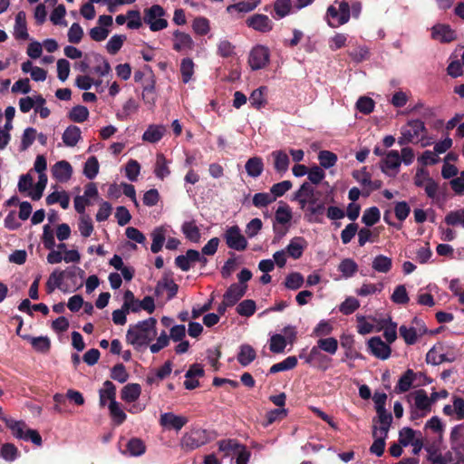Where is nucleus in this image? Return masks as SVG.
Listing matches in <instances>:
<instances>
[{
    "label": "nucleus",
    "mask_w": 464,
    "mask_h": 464,
    "mask_svg": "<svg viewBox=\"0 0 464 464\" xmlns=\"http://www.w3.org/2000/svg\"><path fill=\"white\" fill-rule=\"evenodd\" d=\"M337 188H331L324 183L318 189H314L311 183L304 182L300 188L293 194L292 201L298 203H336L339 199Z\"/></svg>",
    "instance_id": "nucleus-1"
},
{
    "label": "nucleus",
    "mask_w": 464,
    "mask_h": 464,
    "mask_svg": "<svg viewBox=\"0 0 464 464\" xmlns=\"http://www.w3.org/2000/svg\"><path fill=\"white\" fill-rule=\"evenodd\" d=\"M157 320L150 317L140 321L135 324H130L126 333L128 343L135 348L147 346L157 336Z\"/></svg>",
    "instance_id": "nucleus-2"
},
{
    "label": "nucleus",
    "mask_w": 464,
    "mask_h": 464,
    "mask_svg": "<svg viewBox=\"0 0 464 464\" xmlns=\"http://www.w3.org/2000/svg\"><path fill=\"white\" fill-rule=\"evenodd\" d=\"M0 420L5 421V425L11 430L13 435L25 441H32L34 444L40 446L42 444V438L35 430L27 428V425L23 420H15L12 418L7 417L3 413V410L0 407Z\"/></svg>",
    "instance_id": "nucleus-3"
},
{
    "label": "nucleus",
    "mask_w": 464,
    "mask_h": 464,
    "mask_svg": "<svg viewBox=\"0 0 464 464\" xmlns=\"http://www.w3.org/2000/svg\"><path fill=\"white\" fill-rule=\"evenodd\" d=\"M165 15L166 11L161 5H153L144 10L143 21L152 32H158L168 27L169 23L163 18Z\"/></svg>",
    "instance_id": "nucleus-4"
},
{
    "label": "nucleus",
    "mask_w": 464,
    "mask_h": 464,
    "mask_svg": "<svg viewBox=\"0 0 464 464\" xmlns=\"http://www.w3.org/2000/svg\"><path fill=\"white\" fill-rule=\"evenodd\" d=\"M209 441V436L206 430L193 429L186 432L180 440V447L187 450H194Z\"/></svg>",
    "instance_id": "nucleus-5"
},
{
    "label": "nucleus",
    "mask_w": 464,
    "mask_h": 464,
    "mask_svg": "<svg viewBox=\"0 0 464 464\" xmlns=\"http://www.w3.org/2000/svg\"><path fill=\"white\" fill-rule=\"evenodd\" d=\"M335 4L339 5V8L330 5L326 13L328 17L337 19L336 24L328 21V24L333 28L346 24L351 16V7L346 0H335Z\"/></svg>",
    "instance_id": "nucleus-6"
},
{
    "label": "nucleus",
    "mask_w": 464,
    "mask_h": 464,
    "mask_svg": "<svg viewBox=\"0 0 464 464\" xmlns=\"http://www.w3.org/2000/svg\"><path fill=\"white\" fill-rule=\"evenodd\" d=\"M292 211L288 206H280L276 211L274 219V231L278 237H283L288 231L291 224Z\"/></svg>",
    "instance_id": "nucleus-7"
},
{
    "label": "nucleus",
    "mask_w": 464,
    "mask_h": 464,
    "mask_svg": "<svg viewBox=\"0 0 464 464\" xmlns=\"http://www.w3.org/2000/svg\"><path fill=\"white\" fill-rule=\"evenodd\" d=\"M269 58L270 53L268 48L263 45H256L249 53L248 63L253 71H257L268 64Z\"/></svg>",
    "instance_id": "nucleus-8"
},
{
    "label": "nucleus",
    "mask_w": 464,
    "mask_h": 464,
    "mask_svg": "<svg viewBox=\"0 0 464 464\" xmlns=\"http://www.w3.org/2000/svg\"><path fill=\"white\" fill-rule=\"evenodd\" d=\"M224 238L227 246L237 251H243L247 246V241L237 226L230 227L225 232Z\"/></svg>",
    "instance_id": "nucleus-9"
},
{
    "label": "nucleus",
    "mask_w": 464,
    "mask_h": 464,
    "mask_svg": "<svg viewBox=\"0 0 464 464\" xmlns=\"http://www.w3.org/2000/svg\"><path fill=\"white\" fill-rule=\"evenodd\" d=\"M331 357L327 356L317 346L314 345L309 351L307 364L321 370L326 371L330 367Z\"/></svg>",
    "instance_id": "nucleus-10"
},
{
    "label": "nucleus",
    "mask_w": 464,
    "mask_h": 464,
    "mask_svg": "<svg viewBox=\"0 0 464 464\" xmlns=\"http://www.w3.org/2000/svg\"><path fill=\"white\" fill-rule=\"evenodd\" d=\"M401 160L398 150H390L385 158L381 160L382 170L389 176H396L401 166Z\"/></svg>",
    "instance_id": "nucleus-11"
},
{
    "label": "nucleus",
    "mask_w": 464,
    "mask_h": 464,
    "mask_svg": "<svg viewBox=\"0 0 464 464\" xmlns=\"http://www.w3.org/2000/svg\"><path fill=\"white\" fill-rule=\"evenodd\" d=\"M370 353L378 359L386 360L390 357L392 349L381 337L374 336L367 342Z\"/></svg>",
    "instance_id": "nucleus-12"
},
{
    "label": "nucleus",
    "mask_w": 464,
    "mask_h": 464,
    "mask_svg": "<svg viewBox=\"0 0 464 464\" xmlns=\"http://www.w3.org/2000/svg\"><path fill=\"white\" fill-rule=\"evenodd\" d=\"M248 27L260 32L268 33L273 30L274 24L266 14H255L246 20Z\"/></svg>",
    "instance_id": "nucleus-13"
},
{
    "label": "nucleus",
    "mask_w": 464,
    "mask_h": 464,
    "mask_svg": "<svg viewBox=\"0 0 464 464\" xmlns=\"http://www.w3.org/2000/svg\"><path fill=\"white\" fill-rule=\"evenodd\" d=\"M188 420L182 415H176L173 412H165L160 415V424L165 429H173L177 431L180 430Z\"/></svg>",
    "instance_id": "nucleus-14"
},
{
    "label": "nucleus",
    "mask_w": 464,
    "mask_h": 464,
    "mask_svg": "<svg viewBox=\"0 0 464 464\" xmlns=\"http://www.w3.org/2000/svg\"><path fill=\"white\" fill-rule=\"evenodd\" d=\"M247 285L232 284L223 295L227 304H236L246 294Z\"/></svg>",
    "instance_id": "nucleus-15"
},
{
    "label": "nucleus",
    "mask_w": 464,
    "mask_h": 464,
    "mask_svg": "<svg viewBox=\"0 0 464 464\" xmlns=\"http://www.w3.org/2000/svg\"><path fill=\"white\" fill-rule=\"evenodd\" d=\"M454 360V355L449 356L447 353L442 352L441 345L433 346L426 354L427 363L432 365H439L444 362H453Z\"/></svg>",
    "instance_id": "nucleus-16"
},
{
    "label": "nucleus",
    "mask_w": 464,
    "mask_h": 464,
    "mask_svg": "<svg viewBox=\"0 0 464 464\" xmlns=\"http://www.w3.org/2000/svg\"><path fill=\"white\" fill-rule=\"evenodd\" d=\"M306 246L307 242L304 237H295L290 240L289 244L284 250L290 257L298 259L302 256Z\"/></svg>",
    "instance_id": "nucleus-17"
},
{
    "label": "nucleus",
    "mask_w": 464,
    "mask_h": 464,
    "mask_svg": "<svg viewBox=\"0 0 464 464\" xmlns=\"http://www.w3.org/2000/svg\"><path fill=\"white\" fill-rule=\"evenodd\" d=\"M116 401V386L111 381H105L99 390V403L104 407Z\"/></svg>",
    "instance_id": "nucleus-18"
},
{
    "label": "nucleus",
    "mask_w": 464,
    "mask_h": 464,
    "mask_svg": "<svg viewBox=\"0 0 464 464\" xmlns=\"http://www.w3.org/2000/svg\"><path fill=\"white\" fill-rule=\"evenodd\" d=\"M156 80L152 72L145 79L142 88V99L145 103L154 105L156 102V91H155Z\"/></svg>",
    "instance_id": "nucleus-19"
},
{
    "label": "nucleus",
    "mask_w": 464,
    "mask_h": 464,
    "mask_svg": "<svg viewBox=\"0 0 464 464\" xmlns=\"http://www.w3.org/2000/svg\"><path fill=\"white\" fill-rule=\"evenodd\" d=\"M173 49L177 52H181L183 50H191L194 47L193 39L187 33L176 30L173 32Z\"/></svg>",
    "instance_id": "nucleus-20"
},
{
    "label": "nucleus",
    "mask_w": 464,
    "mask_h": 464,
    "mask_svg": "<svg viewBox=\"0 0 464 464\" xmlns=\"http://www.w3.org/2000/svg\"><path fill=\"white\" fill-rule=\"evenodd\" d=\"M432 38L442 43H450L456 39V33L450 25L437 24L432 27Z\"/></svg>",
    "instance_id": "nucleus-21"
},
{
    "label": "nucleus",
    "mask_w": 464,
    "mask_h": 464,
    "mask_svg": "<svg viewBox=\"0 0 464 464\" xmlns=\"http://www.w3.org/2000/svg\"><path fill=\"white\" fill-rule=\"evenodd\" d=\"M140 393L141 387L140 384L128 383L121 389V398L124 402L130 404L140 398Z\"/></svg>",
    "instance_id": "nucleus-22"
},
{
    "label": "nucleus",
    "mask_w": 464,
    "mask_h": 464,
    "mask_svg": "<svg viewBox=\"0 0 464 464\" xmlns=\"http://www.w3.org/2000/svg\"><path fill=\"white\" fill-rule=\"evenodd\" d=\"M168 229L165 227H156L150 234L152 238V244L150 246V250L152 253H159L166 240Z\"/></svg>",
    "instance_id": "nucleus-23"
},
{
    "label": "nucleus",
    "mask_w": 464,
    "mask_h": 464,
    "mask_svg": "<svg viewBox=\"0 0 464 464\" xmlns=\"http://www.w3.org/2000/svg\"><path fill=\"white\" fill-rule=\"evenodd\" d=\"M146 451V445L144 441L139 438H131L126 444V450L122 451L123 454H128L130 457H140Z\"/></svg>",
    "instance_id": "nucleus-24"
},
{
    "label": "nucleus",
    "mask_w": 464,
    "mask_h": 464,
    "mask_svg": "<svg viewBox=\"0 0 464 464\" xmlns=\"http://www.w3.org/2000/svg\"><path fill=\"white\" fill-rule=\"evenodd\" d=\"M245 169L247 175L251 178L259 177L264 170V162L260 157H252L247 160L245 164Z\"/></svg>",
    "instance_id": "nucleus-25"
},
{
    "label": "nucleus",
    "mask_w": 464,
    "mask_h": 464,
    "mask_svg": "<svg viewBox=\"0 0 464 464\" xmlns=\"http://www.w3.org/2000/svg\"><path fill=\"white\" fill-rule=\"evenodd\" d=\"M81 133V130L78 126H68L62 137L63 143L68 147H74L82 138Z\"/></svg>",
    "instance_id": "nucleus-26"
},
{
    "label": "nucleus",
    "mask_w": 464,
    "mask_h": 464,
    "mask_svg": "<svg viewBox=\"0 0 464 464\" xmlns=\"http://www.w3.org/2000/svg\"><path fill=\"white\" fill-rule=\"evenodd\" d=\"M22 338L27 340L38 353H44L50 350L51 342L47 336L33 337L30 335H22Z\"/></svg>",
    "instance_id": "nucleus-27"
},
{
    "label": "nucleus",
    "mask_w": 464,
    "mask_h": 464,
    "mask_svg": "<svg viewBox=\"0 0 464 464\" xmlns=\"http://www.w3.org/2000/svg\"><path fill=\"white\" fill-rule=\"evenodd\" d=\"M378 414L379 427L374 426L373 431L380 432L381 434H387L390 430L392 416L386 410L376 411Z\"/></svg>",
    "instance_id": "nucleus-28"
},
{
    "label": "nucleus",
    "mask_w": 464,
    "mask_h": 464,
    "mask_svg": "<svg viewBox=\"0 0 464 464\" xmlns=\"http://www.w3.org/2000/svg\"><path fill=\"white\" fill-rule=\"evenodd\" d=\"M400 331V334L401 336L403 338V340L405 341V343L409 345H412L414 344L417 340H418V337L422 335L426 330L423 329H420L419 331L416 330V328L411 326V327H408L406 325H401L399 329Z\"/></svg>",
    "instance_id": "nucleus-29"
},
{
    "label": "nucleus",
    "mask_w": 464,
    "mask_h": 464,
    "mask_svg": "<svg viewBox=\"0 0 464 464\" xmlns=\"http://www.w3.org/2000/svg\"><path fill=\"white\" fill-rule=\"evenodd\" d=\"M14 36L16 39L27 40L29 34L27 33L25 13L24 11L18 12L15 16Z\"/></svg>",
    "instance_id": "nucleus-30"
},
{
    "label": "nucleus",
    "mask_w": 464,
    "mask_h": 464,
    "mask_svg": "<svg viewBox=\"0 0 464 464\" xmlns=\"http://www.w3.org/2000/svg\"><path fill=\"white\" fill-rule=\"evenodd\" d=\"M165 132V128L161 125H150L142 135V140L150 143L160 141Z\"/></svg>",
    "instance_id": "nucleus-31"
},
{
    "label": "nucleus",
    "mask_w": 464,
    "mask_h": 464,
    "mask_svg": "<svg viewBox=\"0 0 464 464\" xmlns=\"http://www.w3.org/2000/svg\"><path fill=\"white\" fill-rule=\"evenodd\" d=\"M372 267L375 272L386 274L392 267V260L384 255H378L372 259Z\"/></svg>",
    "instance_id": "nucleus-32"
},
{
    "label": "nucleus",
    "mask_w": 464,
    "mask_h": 464,
    "mask_svg": "<svg viewBox=\"0 0 464 464\" xmlns=\"http://www.w3.org/2000/svg\"><path fill=\"white\" fill-rule=\"evenodd\" d=\"M72 173V168L68 161L61 160L54 164L53 168V176L60 180L70 179Z\"/></svg>",
    "instance_id": "nucleus-33"
},
{
    "label": "nucleus",
    "mask_w": 464,
    "mask_h": 464,
    "mask_svg": "<svg viewBox=\"0 0 464 464\" xmlns=\"http://www.w3.org/2000/svg\"><path fill=\"white\" fill-rule=\"evenodd\" d=\"M459 426H455L450 432L451 451H453V454L456 457V464L464 461V443L456 442L457 436L459 434Z\"/></svg>",
    "instance_id": "nucleus-34"
},
{
    "label": "nucleus",
    "mask_w": 464,
    "mask_h": 464,
    "mask_svg": "<svg viewBox=\"0 0 464 464\" xmlns=\"http://www.w3.org/2000/svg\"><path fill=\"white\" fill-rule=\"evenodd\" d=\"M315 346L324 353L334 355L338 350V340L332 336L320 338L317 340Z\"/></svg>",
    "instance_id": "nucleus-35"
},
{
    "label": "nucleus",
    "mask_w": 464,
    "mask_h": 464,
    "mask_svg": "<svg viewBox=\"0 0 464 464\" xmlns=\"http://www.w3.org/2000/svg\"><path fill=\"white\" fill-rule=\"evenodd\" d=\"M431 400L429 398L423 390L416 392L414 397V405L417 410L421 411V415H425L430 411Z\"/></svg>",
    "instance_id": "nucleus-36"
},
{
    "label": "nucleus",
    "mask_w": 464,
    "mask_h": 464,
    "mask_svg": "<svg viewBox=\"0 0 464 464\" xmlns=\"http://www.w3.org/2000/svg\"><path fill=\"white\" fill-rule=\"evenodd\" d=\"M415 378L416 373L412 370L408 369L398 381V383L395 387L397 392H408L412 386Z\"/></svg>",
    "instance_id": "nucleus-37"
},
{
    "label": "nucleus",
    "mask_w": 464,
    "mask_h": 464,
    "mask_svg": "<svg viewBox=\"0 0 464 464\" xmlns=\"http://www.w3.org/2000/svg\"><path fill=\"white\" fill-rule=\"evenodd\" d=\"M108 409L111 418L115 425L119 426L126 420L127 415L117 401H113L112 403H109Z\"/></svg>",
    "instance_id": "nucleus-38"
},
{
    "label": "nucleus",
    "mask_w": 464,
    "mask_h": 464,
    "mask_svg": "<svg viewBox=\"0 0 464 464\" xmlns=\"http://www.w3.org/2000/svg\"><path fill=\"white\" fill-rule=\"evenodd\" d=\"M98 197L97 186L93 182H89L84 187L83 195H77L74 198L73 203H90L91 199H95Z\"/></svg>",
    "instance_id": "nucleus-39"
},
{
    "label": "nucleus",
    "mask_w": 464,
    "mask_h": 464,
    "mask_svg": "<svg viewBox=\"0 0 464 464\" xmlns=\"http://www.w3.org/2000/svg\"><path fill=\"white\" fill-rule=\"evenodd\" d=\"M256 351L251 345L243 344L240 346L237 361L242 366H246L256 359Z\"/></svg>",
    "instance_id": "nucleus-40"
},
{
    "label": "nucleus",
    "mask_w": 464,
    "mask_h": 464,
    "mask_svg": "<svg viewBox=\"0 0 464 464\" xmlns=\"http://www.w3.org/2000/svg\"><path fill=\"white\" fill-rule=\"evenodd\" d=\"M272 156L275 160L274 168L278 173H285L288 169L289 158L287 154L282 150H276L272 152Z\"/></svg>",
    "instance_id": "nucleus-41"
},
{
    "label": "nucleus",
    "mask_w": 464,
    "mask_h": 464,
    "mask_svg": "<svg viewBox=\"0 0 464 464\" xmlns=\"http://www.w3.org/2000/svg\"><path fill=\"white\" fill-rule=\"evenodd\" d=\"M334 331L333 324L328 320H321L313 329L312 336L320 338L329 337Z\"/></svg>",
    "instance_id": "nucleus-42"
},
{
    "label": "nucleus",
    "mask_w": 464,
    "mask_h": 464,
    "mask_svg": "<svg viewBox=\"0 0 464 464\" xmlns=\"http://www.w3.org/2000/svg\"><path fill=\"white\" fill-rule=\"evenodd\" d=\"M267 92V87L261 86L252 92L249 97L251 105L256 109H261L266 104L265 95Z\"/></svg>",
    "instance_id": "nucleus-43"
},
{
    "label": "nucleus",
    "mask_w": 464,
    "mask_h": 464,
    "mask_svg": "<svg viewBox=\"0 0 464 464\" xmlns=\"http://www.w3.org/2000/svg\"><path fill=\"white\" fill-rule=\"evenodd\" d=\"M297 358L295 356H288L282 362L272 365L269 369V373L275 374L279 372L292 370L297 365Z\"/></svg>",
    "instance_id": "nucleus-44"
},
{
    "label": "nucleus",
    "mask_w": 464,
    "mask_h": 464,
    "mask_svg": "<svg viewBox=\"0 0 464 464\" xmlns=\"http://www.w3.org/2000/svg\"><path fill=\"white\" fill-rule=\"evenodd\" d=\"M292 10V0H276L274 3L273 15L276 19H281L285 17L291 13Z\"/></svg>",
    "instance_id": "nucleus-45"
},
{
    "label": "nucleus",
    "mask_w": 464,
    "mask_h": 464,
    "mask_svg": "<svg viewBox=\"0 0 464 464\" xmlns=\"http://www.w3.org/2000/svg\"><path fill=\"white\" fill-rule=\"evenodd\" d=\"M374 438L373 443L370 447V452L377 457H381L385 449V440L388 437L387 434H381L380 432L372 431Z\"/></svg>",
    "instance_id": "nucleus-46"
},
{
    "label": "nucleus",
    "mask_w": 464,
    "mask_h": 464,
    "mask_svg": "<svg viewBox=\"0 0 464 464\" xmlns=\"http://www.w3.org/2000/svg\"><path fill=\"white\" fill-rule=\"evenodd\" d=\"M401 131H410L411 135L412 136V140L414 141L415 138H419V136L422 132H426L427 130L422 121L411 120L408 121L407 126L401 128Z\"/></svg>",
    "instance_id": "nucleus-47"
},
{
    "label": "nucleus",
    "mask_w": 464,
    "mask_h": 464,
    "mask_svg": "<svg viewBox=\"0 0 464 464\" xmlns=\"http://www.w3.org/2000/svg\"><path fill=\"white\" fill-rule=\"evenodd\" d=\"M182 232L186 238L193 243L200 240V232L194 221H187L182 225Z\"/></svg>",
    "instance_id": "nucleus-48"
},
{
    "label": "nucleus",
    "mask_w": 464,
    "mask_h": 464,
    "mask_svg": "<svg viewBox=\"0 0 464 464\" xmlns=\"http://www.w3.org/2000/svg\"><path fill=\"white\" fill-rule=\"evenodd\" d=\"M287 344H289L288 342L281 334H275L270 336L269 350L274 353H284Z\"/></svg>",
    "instance_id": "nucleus-49"
},
{
    "label": "nucleus",
    "mask_w": 464,
    "mask_h": 464,
    "mask_svg": "<svg viewBox=\"0 0 464 464\" xmlns=\"http://www.w3.org/2000/svg\"><path fill=\"white\" fill-rule=\"evenodd\" d=\"M154 173L157 178L163 179L169 176L170 171L168 166V160L165 156L161 153L157 154Z\"/></svg>",
    "instance_id": "nucleus-50"
},
{
    "label": "nucleus",
    "mask_w": 464,
    "mask_h": 464,
    "mask_svg": "<svg viewBox=\"0 0 464 464\" xmlns=\"http://www.w3.org/2000/svg\"><path fill=\"white\" fill-rule=\"evenodd\" d=\"M303 209L305 212V216L307 217L310 222H320L321 217L324 214V205H302Z\"/></svg>",
    "instance_id": "nucleus-51"
},
{
    "label": "nucleus",
    "mask_w": 464,
    "mask_h": 464,
    "mask_svg": "<svg viewBox=\"0 0 464 464\" xmlns=\"http://www.w3.org/2000/svg\"><path fill=\"white\" fill-rule=\"evenodd\" d=\"M64 271L55 269L49 276L46 282V290L48 294L53 293L56 288H59L64 278Z\"/></svg>",
    "instance_id": "nucleus-52"
},
{
    "label": "nucleus",
    "mask_w": 464,
    "mask_h": 464,
    "mask_svg": "<svg viewBox=\"0 0 464 464\" xmlns=\"http://www.w3.org/2000/svg\"><path fill=\"white\" fill-rule=\"evenodd\" d=\"M68 117L73 122L82 123L88 119L89 110L83 105H76L72 108Z\"/></svg>",
    "instance_id": "nucleus-53"
},
{
    "label": "nucleus",
    "mask_w": 464,
    "mask_h": 464,
    "mask_svg": "<svg viewBox=\"0 0 464 464\" xmlns=\"http://www.w3.org/2000/svg\"><path fill=\"white\" fill-rule=\"evenodd\" d=\"M304 278L299 272L288 274L285 280V286L290 290H297L303 286Z\"/></svg>",
    "instance_id": "nucleus-54"
},
{
    "label": "nucleus",
    "mask_w": 464,
    "mask_h": 464,
    "mask_svg": "<svg viewBox=\"0 0 464 464\" xmlns=\"http://www.w3.org/2000/svg\"><path fill=\"white\" fill-rule=\"evenodd\" d=\"M194 67L195 64L191 58H184L181 60L180 73L184 83H188L192 79Z\"/></svg>",
    "instance_id": "nucleus-55"
},
{
    "label": "nucleus",
    "mask_w": 464,
    "mask_h": 464,
    "mask_svg": "<svg viewBox=\"0 0 464 464\" xmlns=\"http://www.w3.org/2000/svg\"><path fill=\"white\" fill-rule=\"evenodd\" d=\"M47 184V176L44 173H39L38 181L34 184L33 191H29L28 197L32 200L37 201L41 198L44 189Z\"/></svg>",
    "instance_id": "nucleus-56"
},
{
    "label": "nucleus",
    "mask_w": 464,
    "mask_h": 464,
    "mask_svg": "<svg viewBox=\"0 0 464 464\" xmlns=\"http://www.w3.org/2000/svg\"><path fill=\"white\" fill-rule=\"evenodd\" d=\"M192 29L198 35L203 36L208 34L210 31L209 20L203 16L196 17L192 23Z\"/></svg>",
    "instance_id": "nucleus-57"
},
{
    "label": "nucleus",
    "mask_w": 464,
    "mask_h": 464,
    "mask_svg": "<svg viewBox=\"0 0 464 464\" xmlns=\"http://www.w3.org/2000/svg\"><path fill=\"white\" fill-rule=\"evenodd\" d=\"M338 270L343 277H352L358 270L357 264L351 258H345L339 264Z\"/></svg>",
    "instance_id": "nucleus-58"
},
{
    "label": "nucleus",
    "mask_w": 464,
    "mask_h": 464,
    "mask_svg": "<svg viewBox=\"0 0 464 464\" xmlns=\"http://www.w3.org/2000/svg\"><path fill=\"white\" fill-rule=\"evenodd\" d=\"M139 109V103L133 99L130 98L122 106L121 112L117 113L119 120H126L131 114L135 113Z\"/></svg>",
    "instance_id": "nucleus-59"
},
{
    "label": "nucleus",
    "mask_w": 464,
    "mask_h": 464,
    "mask_svg": "<svg viewBox=\"0 0 464 464\" xmlns=\"http://www.w3.org/2000/svg\"><path fill=\"white\" fill-rule=\"evenodd\" d=\"M256 303L251 299L244 300L237 306V313L241 316L249 317L256 312Z\"/></svg>",
    "instance_id": "nucleus-60"
},
{
    "label": "nucleus",
    "mask_w": 464,
    "mask_h": 464,
    "mask_svg": "<svg viewBox=\"0 0 464 464\" xmlns=\"http://www.w3.org/2000/svg\"><path fill=\"white\" fill-rule=\"evenodd\" d=\"M391 299L394 304H406L409 302L410 298L405 285H397L391 296Z\"/></svg>",
    "instance_id": "nucleus-61"
},
{
    "label": "nucleus",
    "mask_w": 464,
    "mask_h": 464,
    "mask_svg": "<svg viewBox=\"0 0 464 464\" xmlns=\"http://www.w3.org/2000/svg\"><path fill=\"white\" fill-rule=\"evenodd\" d=\"M320 165L325 169L334 166L337 162V156L330 150H322L318 154Z\"/></svg>",
    "instance_id": "nucleus-62"
},
{
    "label": "nucleus",
    "mask_w": 464,
    "mask_h": 464,
    "mask_svg": "<svg viewBox=\"0 0 464 464\" xmlns=\"http://www.w3.org/2000/svg\"><path fill=\"white\" fill-rule=\"evenodd\" d=\"M99 172V162L96 157H90L84 164L83 173L89 179H94Z\"/></svg>",
    "instance_id": "nucleus-63"
},
{
    "label": "nucleus",
    "mask_w": 464,
    "mask_h": 464,
    "mask_svg": "<svg viewBox=\"0 0 464 464\" xmlns=\"http://www.w3.org/2000/svg\"><path fill=\"white\" fill-rule=\"evenodd\" d=\"M445 222L450 226H460L464 228V208L450 212L445 217Z\"/></svg>",
    "instance_id": "nucleus-64"
}]
</instances>
